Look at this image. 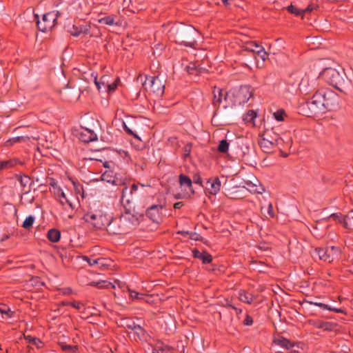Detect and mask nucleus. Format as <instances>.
<instances>
[{
    "label": "nucleus",
    "mask_w": 353,
    "mask_h": 353,
    "mask_svg": "<svg viewBox=\"0 0 353 353\" xmlns=\"http://www.w3.org/2000/svg\"><path fill=\"white\" fill-rule=\"evenodd\" d=\"M199 32L192 26L176 23L169 30V38L176 43L185 47L195 48Z\"/></svg>",
    "instance_id": "f257e3e1"
},
{
    "label": "nucleus",
    "mask_w": 353,
    "mask_h": 353,
    "mask_svg": "<svg viewBox=\"0 0 353 353\" xmlns=\"http://www.w3.org/2000/svg\"><path fill=\"white\" fill-rule=\"evenodd\" d=\"M254 95V89L250 85H241L239 88H234L228 92H225V101L226 104L223 106L225 110L224 116L226 118H231L235 116L236 112L233 110L228 111V108L236 105H241L248 101Z\"/></svg>",
    "instance_id": "f03ea898"
},
{
    "label": "nucleus",
    "mask_w": 353,
    "mask_h": 353,
    "mask_svg": "<svg viewBox=\"0 0 353 353\" xmlns=\"http://www.w3.org/2000/svg\"><path fill=\"white\" fill-rule=\"evenodd\" d=\"M320 77L326 83L343 93H346L352 85L351 81L342 68L339 70L332 68H326L320 73Z\"/></svg>",
    "instance_id": "7ed1b4c3"
},
{
    "label": "nucleus",
    "mask_w": 353,
    "mask_h": 353,
    "mask_svg": "<svg viewBox=\"0 0 353 353\" xmlns=\"http://www.w3.org/2000/svg\"><path fill=\"white\" fill-rule=\"evenodd\" d=\"M321 96L313 94L312 98L305 103L299 105L298 109L300 114L310 117L319 116L328 112L320 101Z\"/></svg>",
    "instance_id": "20e7f679"
},
{
    "label": "nucleus",
    "mask_w": 353,
    "mask_h": 353,
    "mask_svg": "<svg viewBox=\"0 0 353 353\" xmlns=\"http://www.w3.org/2000/svg\"><path fill=\"white\" fill-rule=\"evenodd\" d=\"M110 215L101 210L88 212L83 216L85 222L91 224L97 230L106 229Z\"/></svg>",
    "instance_id": "39448f33"
},
{
    "label": "nucleus",
    "mask_w": 353,
    "mask_h": 353,
    "mask_svg": "<svg viewBox=\"0 0 353 353\" xmlns=\"http://www.w3.org/2000/svg\"><path fill=\"white\" fill-rule=\"evenodd\" d=\"M60 13L59 11L50 12L43 15L42 20L39 19L38 14H35L34 17L37 19V26L39 31L46 32L51 30L52 28L56 25L58 17Z\"/></svg>",
    "instance_id": "423d86ee"
},
{
    "label": "nucleus",
    "mask_w": 353,
    "mask_h": 353,
    "mask_svg": "<svg viewBox=\"0 0 353 353\" xmlns=\"http://www.w3.org/2000/svg\"><path fill=\"white\" fill-rule=\"evenodd\" d=\"M314 94H318L321 97L320 101L327 111L332 110L338 104L337 94L330 89L322 88L316 90Z\"/></svg>",
    "instance_id": "0eeeda50"
},
{
    "label": "nucleus",
    "mask_w": 353,
    "mask_h": 353,
    "mask_svg": "<svg viewBox=\"0 0 353 353\" xmlns=\"http://www.w3.org/2000/svg\"><path fill=\"white\" fill-rule=\"evenodd\" d=\"M125 212L121 214L123 219L125 225L128 227V232L130 233L131 231L137 228L144 219V214L135 212L133 210L132 212L130 208H127L124 206Z\"/></svg>",
    "instance_id": "6e6552de"
},
{
    "label": "nucleus",
    "mask_w": 353,
    "mask_h": 353,
    "mask_svg": "<svg viewBox=\"0 0 353 353\" xmlns=\"http://www.w3.org/2000/svg\"><path fill=\"white\" fill-rule=\"evenodd\" d=\"M337 251L338 248L334 246L315 248L312 252V256L315 259H319L330 263L333 261V256Z\"/></svg>",
    "instance_id": "1a4fd4ad"
},
{
    "label": "nucleus",
    "mask_w": 353,
    "mask_h": 353,
    "mask_svg": "<svg viewBox=\"0 0 353 353\" xmlns=\"http://www.w3.org/2000/svg\"><path fill=\"white\" fill-rule=\"evenodd\" d=\"M165 208L163 205L157 204L148 207L145 210V216L152 222L159 224L163 221V209Z\"/></svg>",
    "instance_id": "9d476101"
},
{
    "label": "nucleus",
    "mask_w": 353,
    "mask_h": 353,
    "mask_svg": "<svg viewBox=\"0 0 353 353\" xmlns=\"http://www.w3.org/2000/svg\"><path fill=\"white\" fill-rule=\"evenodd\" d=\"M143 85L145 86L148 85L151 91L157 95L161 96L164 92L165 85L158 77H147Z\"/></svg>",
    "instance_id": "9b49d317"
},
{
    "label": "nucleus",
    "mask_w": 353,
    "mask_h": 353,
    "mask_svg": "<svg viewBox=\"0 0 353 353\" xmlns=\"http://www.w3.org/2000/svg\"><path fill=\"white\" fill-rule=\"evenodd\" d=\"M241 184L243 188L251 193L262 194L265 191V188L256 177H253L252 180H243Z\"/></svg>",
    "instance_id": "f8f14e48"
},
{
    "label": "nucleus",
    "mask_w": 353,
    "mask_h": 353,
    "mask_svg": "<svg viewBox=\"0 0 353 353\" xmlns=\"http://www.w3.org/2000/svg\"><path fill=\"white\" fill-rule=\"evenodd\" d=\"M70 83L66 85V87L63 91H61V94L63 100L71 101L74 99H78L80 97V92L77 88L70 87Z\"/></svg>",
    "instance_id": "ddd939ff"
},
{
    "label": "nucleus",
    "mask_w": 353,
    "mask_h": 353,
    "mask_svg": "<svg viewBox=\"0 0 353 353\" xmlns=\"http://www.w3.org/2000/svg\"><path fill=\"white\" fill-rule=\"evenodd\" d=\"M206 185H209V187H205L206 191L212 195H216L221 188V181L218 176L212 177L208 179Z\"/></svg>",
    "instance_id": "4468645a"
},
{
    "label": "nucleus",
    "mask_w": 353,
    "mask_h": 353,
    "mask_svg": "<svg viewBox=\"0 0 353 353\" xmlns=\"http://www.w3.org/2000/svg\"><path fill=\"white\" fill-rule=\"evenodd\" d=\"M213 95L212 105L216 109L214 111V114H216L220 107L221 103L222 102L223 98L225 99V92L223 94V90L222 89L214 87L213 90Z\"/></svg>",
    "instance_id": "2eb2a0df"
},
{
    "label": "nucleus",
    "mask_w": 353,
    "mask_h": 353,
    "mask_svg": "<svg viewBox=\"0 0 353 353\" xmlns=\"http://www.w3.org/2000/svg\"><path fill=\"white\" fill-rule=\"evenodd\" d=\"M118 217L112 218L111 216L110 217L108 225L107 226L106 230L110 234L119 235L121 234V232L120 229V225L119 223Z\"/></svg>",
    "instance_id": "dca6fc26"
},
{
    "label": "nucleus",
    "mask_w": 353,
    "mask_h": 353,
    "mask_svg": "<svg viewBox=\"0 0 353 353\" xmlns=\"http://www.w3.org/2000/svg\"><path fill=\"white\" fill-rule=\"evenodd\" d=\"M245 50L252 52L255 54V59L256 61L257 65L259 63V59H261L262 64L265 62V61L268 58V53L264 50L263 48H261L259 50L254 49L250 47H245Z\"/></svg>",
    "instance_id": "f3484780"
},
{
    "label": "nucleus",
    "mask_w": 353,
    "mask_h": 353,
    "mask_svg": "<svg viewBox=\"0 0 353 353\" xmlns=\"http://www.w3.org/2000/svg\"><path fill=\"white\" fill-rule=\"evenodd\" d=\"M192 252L193 257L201 260L203 264H208L212 261V255L205 251L201 252L199 250L195 248L192 250Z\"/></svg>",
    "instance_id": "a211bd4d"
},
{
    "label": "nucleus",
    "mask_w": 353,
    "mask_h": 353,
    "mask_svg": "<svg viewBox=\"0 0 353 353\" xmlns=\"http://www.w3.org/2000/svg\"><path fill=\"white\" fill-rule=\"evenodd\" d=\"M79 139L83 142L90 143L97 140V136L94 131L88 128H84L79 134Z\"/></svg>",
    "instance_id": "6ab92c4d"
},
{
    "label": "nucleus",
    "mask_w": 353,
    "mask_h": 353,
    "mask_svg": "<svg viewBox=\"0 0 353 353\" xmlns=\"http://www.w3.org/2000/svg\"><path fill=\"white\" fill-rule=\"evenodd\" d=\"M99 23L108 26H119L120 25V19L117 15H108L99 19Z\"/></svg>",
    "instance_id": "aec40b11"
},
{
    "label": "nucleus",
    "mask_w": 353,
    "mask_h": 353,
    "mask_svg": "<svg viewBox=\"0 0 353 353\" xmlns=\"http://www.w3.org/2000/svg\"><path fill=\"white\" fill-rule=\"evenodd\" d=\"M273 343L286 350H290L294 346V342L281 336L274 339Z\"/></svg>",
    "instance_id": "412c9836"
},
{
    "label": "nucleus",
    "mask_w": 353,
    "mask_h": 353,
    "mask_svg": "<svg viewBox=\"0 0 353 353\" xmlns=\"http://www.w3.org/2000/svg\"><path fill=\"white\" fill-rule=\"evenodd\" d=\"M134 334L141 341H148L150 339V336L148 332L139 325H137L133 330Z\"/></svg>",
    "instance_id": "4be33fe9"
},
{
    "label": "nucleus",
    "mask_w": 353,
    "mask_h": 353,
    "mask_svg": "<svg viewBox=\"0 0 353 353\" xmlns=\"http://www.w3.org/2000/svg\"><path fill=\"white\" fill-rule=\"evenodd\" d=\"M152 353H170V349L168 345L163 342L158 341L154 345H152Z\"/></svg>",
    "instance_id": "5701e85b"
},
{
    "label": "nucleus",
    "mask_w": 353,
    "mask_h": 353,
    "mask_svg": "<svg viewBox=\"0 0 353 353\" xmlns=\"http://www.w3.org/2000/svg\"><path fill=\"white\" fill-rule=\"evenodd\" d=\"M32 182L28 175L23 176V179H21L20 185L21 186V192L23 194H28L31 190Z\"/></svg>",
    "instance_id": "b1692460"
},
{
    "label": "nucleus",
    "mask_w": 353,
    "mask_h": 353,
    "mask_svg": "<svg viewBox=\"0 0 353 353\" xmlns=\"http://www.w3.org/2000/svg\"><path fill=\"white\" fill-rule=\"evenodd\" d=\"M179 183L181 186L187 187L190 190L192 194H194L195 192L192 188V179L188 176L183 174H181L179 176Z\"/></svg>",
    "instance_id": "393cba45"
},
{
    "label": "nucleus",
    "mask_w": 353,
    "mask_h": 353,
    "mask_svg": "<svg viewBox=\"0 0 353 353\" xmlns=\"http://www.w3.org/2000/svg\"><path fill=\"white\" fill-rule=\"evenodd\" d=\"M239 299L241 301L251 304L256 297L251 293L248 292L245 290H240L239 292Z\"/></svg>",
    "instance_id": "a878e982"
},
{
    "label": "nucleus",
    "mask_w": 353,
    "mask_h": 353,
    "mask_svg": "<svg viewBox=\"0 0 353 353\" xmlns=\"http://www.w3.org/2000/svg\"><path fill=\"white\" fill-rule=\"evenodd\" d=\"M272 141H267L266 139H264L263 138H262L259 141V146L261 147V150L265 152V153H271L273 152L274 150V148L275 146H274L272 145Z\"/></svg>",
    "instance_id": "bb28decb"
},
{
    "label": "nucleus",
    "mask_w": 353,
    "mask_h": 353,
    "mask_svg": "<svg viewBox=\"0 0 353 353\" xmlns=\"http://www.w3.org/2000/svg\"><path fill=\"white\" fill-rule=\"evenodd\" d=\"M263 138L266 139L267 141H272V145L276 146L279 143V140L281 139L279 135L277 134H274L272 130H266L263 134Z\"/></svg>",
    "instance_id": "cd10ccee"
},
{
    "label": "nucleus",
    "mask_w": 353,
    "mask_h": 353,
    "mask_svg": "<svg viewBox=\"0 0 353 353\" xmlns=\"http://www.w3.org/2000/svg\"><path fill=\"white\" fill-rule=\"evenodd\" d=\"M230 152L231 155L233 156L234 158L238 159H243L245 154L244 152L239 150V145L237 143L231 144ZM228 156H230V154H228Z\"/></svg>",
    "instance_id": "c85d7f7f"
},
{
    "label": "nucleus",
    "mask_w": 353,
    "mask_h": 353,
    "mask_svg": "<svg viewBox=\"0 0 353 353\" xmlns=\"http://www.w3.org/2000/svg\"><path fill=\"white\" fill-rule=\"evenodd\" d=\"M47 237L50 241L57 243L61 239V232L56 228L50 229L48 231Z\"/></svg>",
    "instance_id": "c756f323"
},
{
    "label": "nucleus",
    "mask_w": 353,
    "mask_h": 353,
    "mask_svg": "<svg viewBox=\"0 0 353 353\" xmlns=\"http://www.w3.org/2000/svg\"><path fill=\"white\" fill-rule=\"evenodd\" d=\"M73 30L71 32V34L74 37H79L81 34H88L90 32V26H73Z\"/></svg>",
    "instance_id": "7c9ffc66"
},
{
    "label": "nucleus",
    "mask_w": 353,
    "mask_h": 353,
    "mask_svg": "<svg viewBox=\"0 0 353 353\" xmlns=\"http://www.w3.org/2000/svg\"><path fill=\"white\" fill-rule=\"evenodd\" d=\"M326 219H332L336 223H340L345 228V221L346 219V215H343L341 213H333L330 214Z\"/></svg>",
    "instance_id": "2f4dec72"
},
{
    "label": "nucleus",
    "mask_w": 353,
    "mask_h": 353,
    "mask_svg": "<svg viewBox=\"0 0 353 353\" xmlns=\"http://www.w3.org/2000/svg\"><path fill=\"white\" fill-rule=\"evenodd\" d=\"M30 140V137L28 136H18L16 137H13L12 139H8L5 143L6 146L10 147L14 143L17 142H26Z\"/></svg>",
    "instance_id": "473e14b6"
},
{
    "label": "nucleus",
    "mask_w": 353,
    "mask_h": 353,
    "mask_svg": "<svg viewBox=\"0 0 353 353\" xmlns=\"http://www.w3.org/2000/svg\"><path fill=\"white\" fill-rule=\"evenodd\" d=\"M202 70V68L196 65L194 63H190V64L185 67V70L190 74L198 75L201 72Z\"/></svg>",
    "instance_id": "72a5a7b5"
},
{
    "label": "nucleus",
    "mask_w": 353,
    "mask_h": 353,
    "mask_svg": "<svg viewBox=\"0 0 353 353\" xmlns=\"http://www.w3.org/2000/svg\"><path fill=\"white\" fill-rule=\"evenodd\" d=\"M24 339L29 343L35 345L37 349H41L43 346V343L37 337H33L30 335L24 336Z\"/></svg>",
    "instance_id": "f704fd0d"
},
{
    "label": "nucleus",
    "mask_w": 353,
    "mask_h": 353,
    "mask_svg": "<svg viewBox=\"0 0 353 353\" xmlns=\"http://www.w3.org/2000/svg\"><path fill=\"white\" fill-rule=\"evenodd\" d=\"M310 304H314V305L319 306V307H321L323 310H327L330 311H333L336 313H343V310H342L341 308L332 307L329 306L328 305L323 303L310 302Z\"/></svg>",
    "instance_id": "c9c22d12"
},
{
    "label": "nucleus",
    "mask_w": 353,
    "mask_h": 353,
    "mask_svg": "<svg viewBox=\"0 0 353 353\" xmlns=\"http://www.w3.org/2000/svg\"><path fill=\"white\" fill-rule=\"evenodd\" d=\"M83 259L84 261H87L88 263V264L90 265H91V266L94 265H98L99 266H103L104 265V263H103V261L105 259H103V258H99V259H93L90 258L89 256H83Z\"/></svg>",
    "instance_id": "e433bc0d"
},
{
    "label": "nucleus",
    "mask_w": 353,
    "mask_h": 353,
    "mask_svg": "<svg viewBox=\"0 0 353 353\" xmlns=\"http://www.w3.org/2000/svg\"><path fill=\"white\" fill-rule=\"evenodd\" d=\"M59 345L61 347V350L64 352L74 353L78 350L77 345H67L63 342H59Z\"/></svg>",
    "instance_id": "4c0bfd02"
},
{
    "label": "nucleus",
    "mask_w": 353,
    "mask_h": 353,
    "mask_svg": "<svg viewBox=\"0 0 353 353\" xmlns=\"http://www.w3.org/2000/svg\"><path fill=\"white\" fill-rule=\"evenodd\" d=\"M257 114L253 110H250L248 112L243 115V119L246 123L254 122V119L256 117Z\"/></svg>",
    "instance_id": "58836bf2"
},
{
    "label": "nucleus",
    "mask_w": 353,
    "mask_h": 353,
    "mask_svg": "<svg viewBox=\"0 0 353 353\" xmlns=\"http://www.w3.org/2000/svg\"><path fill=\"white\" fill-rule=\"evenodd\" d=\"M230 145H231L227 140L223 139L219 142L217 150L221 153H226L229 150Z\"/></svg>",
    "instance_id": "ea45409f"
},
{
    "label": "nucleus",
    "mask_w": 353,
    "mask_h": 353,
    "mask_svg": "<svg viewBox=\"0 0 353 353\" xmlns=\"http://www.w3.org/2000/svg\"><path fill=\"white\" fill-rule=\"evenodd\" d=\"M286 10L291 14L296 16V17H299V16H301L303 17V9H299L296 7H295L294 6H293L292 4L288 6L287 8H286Z\"/></svg>",
    "instance_id": "a19ab883"
},
{
    "label": "nucleus",
    "mask_w": 353,
    "mask_h": 353,
    "mask_svg": "<svg viewBox=\"0 0 353 353\" xmlns=\"http://www.w3.org/2000/svg\"><path fill=\"white\" fill-rule=\"evenodd\" d=\"M138 189V185L135 183H133L132 185H131V188L130 190H128V188L127 187H124L122 190V192H121V203H123L124 202V199L125 197V194L127 192H128L130 194H132V192L134 191H137Z\"/></svg>",
    "instance_id": "79ce46f5"
},
{
    "label": "nucleus",
    "mask_w": 353,
    "mask_h": 353,
    "mask_svg": "<svg viewBox=\"0 0 353 353\" xmlns=\"http://www.w3.org/2000/svg\"><path fill=\"white\" fill-rule=\"evenodd\" d=\"M274 118L278 121H283L285 118L287 117L285 111L283 109H279L276 111L274 114Z\"/></svg>",
    "instance_id": "37998d69"
},
{
    "label": "nucleus",
    "mask_w": 353,
    "mask_h": 353,
    "mask_svg": "<svg viewBox=\"0 0 353 353\" xmlns=\"http://www.w3.org/2000/svg\"><path fill=\"white\" fill-rule=\"evenodd\" d=\"M336 324L332 322L323 321L320 323L319 327L323 330L332 331L336 327Z\"/></svg>",
    "instance_id": "c03bdc74"
},
{
    "label": "nucleus",
    "mask_w": 353,
    "mask_h": 353,
    "mask_svg": "<svg viewBox=\"0 0 353 353\" xmlns=\"http://www.w3.org/2000/svg\"><path fill=\"white\" fill-rule=\"evenodd\" d=\"M34 222V217L32 215H30L26 218L23 222L22 227L25 229H30Z\"/></svg>",
    "instance_id": "a18cd8bd"
},
{
    "label": "nucleus",
    "mask_w": 353,
    "mask_h": 353,
    "mask_svg": "<svg viewBox=\"0 0 353 353\" xmlns=\"http://www.w3.org/2000/svg\"><path fill=\"white\" fill-rule=\"evenodd\" d=\"M94 83L97 87V89L99 90H101V85L105 86V84H108V77L107 76H102L100 78L99 81H97V79L94 80Z\"/></svg>",
    "instance_id": "49530a36"
},
{
    "label": "nucleus",
    "mask_w": 353,
    "mask_h": 353,
    "mask_svg": "<svg viewBox=\"0 0 353 353\" xmlns=\"http://www.w3.org/2000/svg\"><path fill=\"white\" fill-rule=\"evenodd\" d=\"M112 171H105L104 173L102 174L101 177L103 181H106L109 183H114V179H113V176L112 175Z\"/></svg>",
    "instance_id": "de8ad7c7"
},
{
    "label": "nucleus",
    "mask_w": 353,
    "mask_h": 353,
    "mask_svg": "<svg viewBox=\"0 0 353 353\" xmlns=\"http://www.w3.org/2000/svg\"><path fill=\"white\" fill-rule=\"evenodd\" d=\"M0 313L6 314L8 318H11L14 312H12L6 305H3L2 306H0Z\"/></svg>",
    "instance_id": "09e8293b"
},
{
    "label": "nucleus",
    "mask_w": 353,
    "mask_h": 353,
    "mask_svg": "<svg viewBox=\"0 0 353 353\" xmlns=\"http://www.w3.org/2000/svg\"><path fill=\"white\" fill-rule=\"evenodd\" d=\"M118 219H119V223L120 225V229H121V230L119 232H121V234H128V227L126 225H125L122 216L121 215L119 217H118Z\"/></svg>",
    "instance_id": "8fccbe9b"
},
{
    "label": "nucleus",
    "mask_w": 353,
    "mask_h": 353,
    "mask_svg": "<svg viewBox=\"0 0 353 353\" xmlns=\"http://www.w3.org/2000/svg\"><path fill=\"white\" fill-rule=\"evenodd\" d=\"M192 148V144L191 143H188L183 148V157L184 158H187L190 156L191 150Z\"/></svg>",
    "instance_id": "3c124183"
},
{
    "label": "nucleus",
    "mask_w": 353,
    "mask_h": 353,
    "mask_svg": "<svg viewBox=\"0 0 353 353\" xmlns=\"http://www.w3.org/2000/svg\"><path fill=\"white\" fill-rule=\"evenodd\" d=\"M128 291H129L130 296L132 299H143V296H145L144 294L139 293V292H137L134 290H132L130 289H129Z\"/></svg>",
    "instance_id": "603ef678"
},
{
    "label": "nucleus",
    "mask_w": 353,
    "mask_h": 353,
    "mask_svg": "<svg viewBox=\"0 0 353 353\" xmlns=\"http://www.w3.org/2000/svg\"><path fill=\"white\" fill-rule=\"evenodd\" d=\"M125 321V325H123L125 328L128 330L133 331L134 329V327L137 325L135 323L134 321L130 320V319H124Z\"/></svg>",
    "instance_id": "864d4df0"
},
{
    "label": "nucleus",
    "mask_w": 353,
    "mask_h": 353,
    "mask_svg": "<svg viewBox=\"0 0 353 353\" xmlns=\"http://www.w3.org/2000/svg\"><path fill=\"white\" fill-rule=\"evenodd\" d=\"M123 128L128 134L132 135L137 139H140L139 136L136 133H134L130 128H129L125 122H123Z\"/></svg>",
    "instance_id": "5fc2aeb1"
},
{
    "label": "nucleus",
    "mask_w": 353,
    "mask_h": 353,
    "mask_svg": "<svg viewBox=\"0 0 353 353\" xmlns=\"http://www.w3.org/2000/svg\"><path fill=\"white\" fill-rule=\"evenodd\" d=\"M120 79L119 77L117 78V79L112 83L107 84L108 91L109 92H114L118 85V82H119Z\"/></svg>",
    "instance_id": "6e6d98bb"
},
{
    "label": "nucleus",
    "mask_w": 353,
    "mask_h": 353,
    "mask_svg": "<svg viewBox=\"0 0 353 353\" xmlns=\"http://www.w3.org/2000/svg\"><path fill=\"white\" fill-rule=\"evenodd\" d=\"M111 285V283L107 281H97L96 287L98 288H108Z\"/></svg>",
    "instance_id": "4d7b16f0"
},
{
    "label": "nucleus",
    "mask_w": 353,
    "mask_h": 353,
    "mask_svg": "<svg viewBox=\"0 0 353 353\" xmlns=\"http://www.w3.org/2000/svg\"><path fill=\"white\" fill-rule=\"evenodd\" d=\"M345 228L349 230H353V218L346 216L345 221Z\"/></svg>",
    "instance_id": "13d9d810"
},
{
    "label": "nucleus",
    "mask_w": 353,
    "mask_h": 353,
    "mask_svg": "<svg viewBox=\"0 0 353 353\" xmlns=\"http://www.w3.org/2000/svg\"><path fill=\"white\" fill-rule=\"evenodd\" d=\"M192 183L199 184L201 187L203 188V181L199 174H194L192 177Z\"/></svg>",
    "instance_id": "bf43d9fd"
},
{
    "label": "nucleus",
    "mask_w": 353,
    "mask_h": 353,
    "mask_svg": "<svg viewBox=\"0 0 353 353\" xmlns=\"http://www.w3.org/2000/svg\"><path fill=\"white\" fill-rule=\"evenodd\" d=\"M189 238L194 241H202L203 238L196 232H190L189 235Z\"/></svg>",
    "instance_id": "052dcab7"
},
{
    "label": "nucleus",
    "mask_w": 353,
    "mask_h": 353,
    "mask_svg": "<svg viewBox=\"0 0 353 353\" xmlns=\"http://www.w3.org/2000/svg\"><path fill=\"white\" fill-rule=\"evenodd\" d=\"M13 165V163L11 161H0V170L6 169L8 168H10Z\"/></svg>",
    "instance_id": "680f3d73"
},
{
    "label": "nucleus",
    "mask_w": 353,
    "mask_h": 353,
    "mask_svg": "<svg viewBox=\"0 0 353 353\" xmlns=\"http://www.w3.org/2000/svg\"><path fill=\"white\" fill-rule=\"evenodd\" d=\"M57 195L59 197L64 199L65 200V202L68 203L70 206H72V203L66 198L65 193L63 192L61 188H57Z\"/></svg>",
    "instance_id": "e2e57ef3"
},
{
    "label": "nucleus",
    "mask_w": 353,
    "mask_h": 353,
    "mask_svg": "<svg viewBox=\"0 0 353 353\" xmlns=\"http://www.w3.org/2000/svg\"><path fill=\"white\" fill-rule=\"evenodd\" d=\"M253 324V319L252 317L247 314L245 315V319L243 321V325L250 326Z\"/></svg>",
    "instance_id": "0e129e2a"
},
{
    "label": "nucleus",
    "mask_w": 353,
    "mask_h": 353,
    "mask_svg": "<svg viewBox=\"0 0 353 353\" xmlns=\"http://www.w3.org/2000/svg\"><path fill=\"white\" fill-rule=\"evenodd\" d=\"M71 306L77 309L78 310H81L82 308H84V305L79 301H73L71 303Z\"/></svg>",
    "instance_id": "69168bd1"
},
{
    "label": "nucleus",
    "mask_w": 353,
    "mask_h": 353,
    "mask_svg": "<svg viewBox=\"0 0 353 353\" xmlns=\"http://www.w3.org/2000/svg\"><path fill=\"white\" fill-rule=\"evenodd\" d=\"M246 47L252 48L254 49L259 50L261 48H263L261 46H259L257 44L255 41H251L250 43L248 44Z\"/></svg>",
    "instance_id": "338daca9"
},
{
    "label": "nucleus",
    "mask_w": 353,
    "mask_h": 353,
    "mask_svg": "<svg viewBox=\"0 0 353 353\" xmlns=\"http://www.w3.org/2000/svg\"><path fill=\"white\" fill-rule=\"evenodd\" d=\"M268 214L271 218L274 217V210H273L272 203H269V205H268Z\"/></svg>",
    "instance_id": "774afa93"
}]
</instances>
